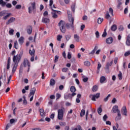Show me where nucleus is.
<instances>
[{
  "label": "nucleus",
  "instance_id": "nucleus-26",
  "mask_svg": "<svg viewBox=\"0 0 130 130\" xmlns=\"http://www.w3.org/2000/svg\"><path fill=\"white\" fill-rule=\"evenodd\" d=\"M97 49H98V46H95L94 49L89 53V54H94Z\"/></svg>",
  "mask_w": 130,
  "mask_h": 130
},
{
  "label": "nucleus",
  "instance_id": "nucleus-41",
  "mask_svg": "<svg viewBox=\"0 0 130 130\" xmlns=\"http://www.w3.org/2000/svg\"><path fill=\"white\" fill-rule=\"evenodd\" d=\"M118 5H117V8L118 9H119L120 7H121V5H122V3H121V1H118Z\"/></svg>",
  "mask_w": 130,
  "mask_h": 130
},
{
  "label": "nucleus",
  "instance_id": "nucleus-63",
  "mask_svg": "<svg viewBox=\"0 0 130 130\" xmlns=\"http://www.w3.org/2000/svg\"><path fill=\"white\" fill-rule=\"evenodd\" d=\"M130 54V51H128L124 53V56H128Z\"/></svg>",
  "mask_w": 130,
  "mask_h": 130
},
{
  "label": "nucleus",
  "instance_id": "nucleus-46",
  "mask_svg": "<svg viewBox=\"0 0 130 130\" xmlns=\"http://www.w3.org/2000/svg\"><path fill=\"white\" fill-rule=\"evenodd\" d=\"M59 124L61 126H66V122L61 121V122H59Z\"/></svg>",
  "mask_w": 130,
  "mask_h": 130
},
{
  "label": "nucleus",
  "instance_id": "nucleus-56",
  "mask_svg": "<svg viewBox=\"0 0 130 130\" xmlns=\"http://www.w3.org/2000/svg\"><path fill=\"white\" fill-rule=\"evenodd\" d=\"M56 100H57L58 99H59V98L61 97V95L59 93H56Z\"/></svg>",
  "mask_w": 130,
  "mask_h": 130
},
{
  "label": "nucleus",
  "instance_id": "nucleus-18",
  "mask_svg": "<svg viewBox=\"0 0 130 130\" xmlns=\"http://www.w3.org/2000/svg\"><path fill=\"white\" fill-rule=\"evenodd\" d=\"M111 30L113 31V32H115V31L117 30V25H116V24L112 25L111 27Z\"/></svg>",
  "mask_w": 130,
  "mask_h": 130
},
{
  "label": "nucleus",
  "instance_id": "nucleus-52",
  "mask_svg": "<svg viewBox=\"0 0 130 130\" xmlns=\"http://www.w3.org/2000/svg\"><path fill=\"white\" fill-rule=\"evenodd\" d=\"M106 36H107V32H106V29H105L104 32L102 35V37H105Z\"/></svg>",
  "mask_w": 130,
  "mask_h": 130
},
{
  "label": "nucleus",
  "instance_id": "nucleus-20",
  "mask_svg": "<svg viewBox=\"0 0 130 130\" xmlns=\"http://www.w3.org/2000/svg\"><path fill=\"white\" fill-rule=\"evenodd\" d=\"M74 38L76 41V42H79L80 41V36H79L77 34H75L74 35Z\"/></svg>",
  "mask_w": 130,
  "mask_h": 130
},
{
  "label": "nucleus",
  "instance_id": "nucleus-28",
  "mask_svg": "<svg viewBox=\"0 0 130 130\" xmlns=\"http://www.w3.org/2000/svg\"><path fill=\"white\" fill-rule=\"evenodd\" d=\"M55 85V80L53 79H51L50 81V86H54Z\"/></svg>",
  "mask_w": 130,
  "mask_h": 130
},
{
  "label": "nucleus",
  "instance_id": "nucleus-22",
  "mask_svg": "<svg viewBox=\"0 0 130 130\" xmlns=\"http://www.w3.org/2000/svg\"><path fill=\"white\" fill-rule=\"evenodd\" d=\"M120 119H121V114L119 112L117 114V116L115 118V120L117 121L118 120H120Z\"/></svg>",
  "mask_w": 130,
  "mask_h": 130
},
{
  "label": "nucleus",
  "instance_id": "nucleus-42",
  "mask_svg": "<svg viewBox=\"0 0 130 130\" xmlns=\"http://www.w3.org/2000/svg\"><path fill=\"white\" fill-rule=\"evenodd\" d=\"M23 99H24L23 104L24 105H26V104H27V100H26V96L25 95H23Z\"/></svg>",
  "mask_w": 130,
  "mask_h": 130
},
{
  "label": "nucleus",
  "instance_id": "nucleus-4",
  "mask_svg": "<svg viewBox=\"0 0 130 130\" xmlns=\"http://www.w3.org/2000/svg\"><path fill=\"white\" fill-rule=\"evenodd\" d=\"M63 111H64V108L63 107L58 110L57 118L59 120H62L63 118Z\"/></svg>",
  "mask_w": 130,
  "mask_h": 130
},
{
  "label": "nucleus",
  "instance_id": "nucleus-8",
  "mask_svg": "<svg viewBox=\"0 0 130 130\" xmlns=\"http://www.w3.org/2000/svg\"><path fill=\"white\" fill-rule=\"evenodd\" d=\"M23 64L24 67V68H26V67H28V68H30L31 67V63H30V61L28 60L27 58H24L23 60Z\"/></svg>",
  "mask_w": 130,
  "mask_h": 130
},
{
  "label": "nucleus",
  "instance_id": "nucleus-48",
  "mask_svg": "<svg viewBox=\"0 0 130 130\" xmlns=\"http://www.w3.org/2000/svg\"><path fill=\"white\" fill-rule=\"evenodd\" d=\"M6 15V11H3L0 12V17H3V16H5Z\"/></svg>",
  "mask_w": 130,
  "mask_h": 130
},
{
  "label": "nucleus",
  "instance_id": "nucleus-6",
  "mask_svg": "<svg viewBox=\"0 0 130 130\" xmlns=\"http://www.w3.org/2000/svg\"><path fill=\"white\" fill-rule=\"evenodd\" d=\"M29 53L31 55L30 61H34V58L35 57V49H32V51L29 50Z\"/></svg>",
  "mask_w": 130,
  "mask_h": 130
},
{
  "label": "nucleus",
  "instance_id": "nucleus-9",
  "mask_svg": "<svg viewBox=\"0 0 130 130\" xmlns=\"http://www.w3.org/2000/svg\"><path fill=\"white\" fill-rule=\"evenodd\" d=\"M31 6V7H28L29 14H31V13H32V11H34V10H35V9H36L35 2L32 3Z\"/></svg>",
  "mask_w": 130,
  "mask_h": 130
},
{
  "label": "nucleus",
  "instance_id": "nucleus-2",
  "mask_svg": "<svg viewBox=\"0 0 130 130\" xmlns=\"http://www.w3.org/2000/svg\"><path fill=\"white\" fill-rule=\"evenodd\" d=\"M59 29L62 33H66V22L63 20H60L58 24Z\"/></svg>",
  "mask_w": 130,
  "mask_h": 130
},
{
  "label": "nucleus",
  "instance_id": "nucleus-14",
  "mask_svg": "<svg viewBox=\"0 0 130 130\" xmlns=\"http://www.w3.org/2000/svg\"><path fill=\"white\" fill-rule=\"evenodd\" d=\"M15 21H16V18H15L14 17H11L6 22V25H10V24H11V23H13V22H15Z\"/></svg>",
  "mask_w": 130,
  "mask_h": 130
},
{
  "label": "nucleus",
  "instance_id": "nucleus-24",
  "mask_svg": "<svg viewBox=\"0 0 130 130\" xmlns=\"http://www.w3.org/2000/svg\"><path fill=\"white\" fill-rule=\"evenodd\" d=\"M97 49H98V46H95L94 49L89 53V54H94Z\"/></svg>",
  "mask_w": 130,
  "mask_h": 130
},
{
  "label": "nucleus",
  "instance_id": "nucleus-35",
  "mask_svg": "<svg viewBox=\"0 0 130 130\" xmlns=\"http://www.w3.org/2000/svg\"><path fill=\"white\" fill-rule=\"evenodd\" d=\"M84 66H86V67H90L91 65V63L89 61H85L84 62Z\"/></svg>",
  "mask_w": 130,
  "mask_h": 130
},
{
  "label": "nucleus",
  "instance_id": "nucleus-15",
  "mask_svg": "<svg viewBox=\"0 0 130 130\" xmlns=\"http://www.w3.org/2000/svg\"><path fill=\"white\" fill-rule=\"evenodd\" d=\"M99 97H100V93H98L95 95H92L91 100L92 101H96V99H98V98H99Z\"/></svg>",
  "mask_w": 130,
  "mask_h": 130
},
{
  "label": "nucleus",
  "instance_id": "nucleus-58",
  "mask_svg": "<svg viewBox=\"0 0 130 130\" xmlns=\"http://www.w3.org/2000/svg\"><path fill=\"white\" fill-rule=\"evenodd\" d=\"M43 17H46L48 16V12L45 11L43 13Z\"/></svg>",
  "mask_w": 130,
  "mask_h": 130
},
{
  "label": "nucleus",
  "instance_id": "nucleus-3",
  "mask_svg": "<svg viewBox=\"0 0 130 130\" xmlns=\"http://www.w3.org/2000/svg\"><path fill=\"white\" fill-rule=\"evenodd\" d=\"M67 13L68 15L69 21L70 23H71V29L74 30L75 28L74 27V17H72V14L71 13L70 11H68Z\"/></svg>",
  "mask_w": 130,
  "mask_h": 130
},
{
  "label": "nucleus",
  "instance_id": "nucleus-64",
  "mask_svg": "<svg viewBox=\"0 0 130 130\" xmlns=\"http://www.w3.org/2000/svg\"><path fill=\"white\" fill-rule=\"evenodd\" d=\"M73 130H82V128L80 126H79L77 128H75Z\"/></svg>",
  "mask_w": 130,
  "mask_h": 130
},
{
  "label": "nucleus",
  "instance_id": "nucleus-36",
  "mask_svg": "<svg viewBox=\"0 0 130 130\" xmlns=\"http://www.w3.org/2000/svg\"><path fill=\"white\" fill-rule=\"evenodd\" d=\"M102 106H100V107L98 109V113L99 114H101V113L102 112Z\"/></svg>",
  "mask_w": 130,
  "mask_h": 130
},
{
  "label": "nucleus",
  "instance_id": "nucleus-39",
  "mask_svg": "<svg viewBox=\"0 0 130 130\" xmlns=\"http://www.w3.org/2000/svg\"><path fill=\"white\" fill-rule=\"evenodd\" d=\"M61 39H62V36L58 35L57 37V40L58 41H61Z\"/></svg>",
  "mask_w": 130,
  "mask_h": 130
},
{
  "label": "nucleus",
  "instance_id": "nucleus-51",
  "mask_svg": "<svg viewBox=\"0 0 130 130\" xmlns=\"http://www.w3.org/2000/svg\"><path fill=\"white\" fill-rule=\"evenodd\" d=\"M10 16H11V13H8L6 16L3 17V19L4 20H7V19H8V18H9V17H10Z\"/></svg>",
  "mask_w": 130,
  "mask_h": 130
},
{
  "label": "nucleus",
  "instance_id": "nucleus-12",
  "mask_svg": "<svg viewBox=\"0 0 130 130\" xmlns=\"http://www.w3.org/2000/svg\"><path fill=\"white\" fill-rule=\"evenodd\" d=\"M76 87L74 86H72L70 88V91L72 92L71 95L72 96H76L77 93H75L76 92Z\"/></svg>",
  "mask_w": 130,
  "mask_h": 130
},
{
  "label": "nucleus",
  "instance_id": "nucleus-25",
  "mask_svg": "<svg viewBox=\"0 0 130 130\" xmlns=\"http://www.w3.org/2000/svg\"><path fill=\"white\" fill-rule=\"evenodd\" d=\"M97 49H98V46H95L94 49L89 53V54H94Z\"/></svg>",
  "mask_w": 130,
  "mask_h": 130
},
{
  "label": "nucleus",
  "instance_id": "nucleus-30",
  "mask_svg": "<svg viewBox=\"0 0 130 130\" xmlns=\"http://www.w3.org/2000/svg\"><path fill=\"white\" fill-rule=\"evenodd\" d=\"M105 81H106V78L105 76H102L100 78V82L104 83Z\"/></svg>",
  "mask_w": 130,
  "mask_h": 130
},
{
  "label": "nucleus",
  "instance_id": "nucleus-11",
  "mask_svg": "<svg viewBox=\"0 0 130 130\" xmlns=\"http://www.w3.org/2000/svg\"><path fill=\"white\" fill-rule=\"evenodd\" d=\"M50 22V19L47 17H43L42 19V22L44 24H48Z\"/></svg>",
  "mask_w": 130,
  "mask_h": 130
},
{
  "label": "nucleus",
  "instance_id": "nucleus-23",
  "mask_svg": "<svg viewBox=\"0 0 130 130\" xmlns=\"http://www.w3.org/2000/svg\"><path fill=\"white\" fill-rule=\"evenodd\" d=\"M10 67H11V58L9 57L7 62V70L10 69Z\"/></svg>",
  "mask_w": 130,
  "mask_h": 130
},
{
  "label": "nucleus",
  "instance_id": "nucleus-1",
  "mask_svg": "<svg viewBox=\"0 0 130 130\" xmlns=\"http://www.w3.org/2000/svg\"><path fill=\"white\" fill-rule=\"evenodd\" d=\"M52 5H53V0H50L49 6L52 11H53V12H51L52 18H53L54 19H56V18H57V14H58V12L59 11L53 10V9H52V8L51 7Z\"/></svg>",
  "mask_w": 130,
  "mask_h": 130
},
{
  "label": "nucleus",
  "instance_id": "nucleus-5",
  "mask_svg": "<svg viewBox=\"0 0 130 130\" xmlns=\"http://www.w3.org/2000/svg\"><path fill=\"white\" fill-rule=\"evenodd\" d=\"M13 62L15 64H19L20 61L21 60V57L19 56V54L14 55L13 58Z\"/></svg>",
  "mask_w": 130,
  "mask_h": 130
},
{
  "label": "nucleus",
  "instance_id": "nucleus-61",
  "mask_svg": "<svg viewBox=\"0 0 130 130\" xmlns=\"http://www.w3.org/2000/svg\"><path fill=\"white\" fill-rule=\"evenodd\" d=\"M22 6H21V5H16L15 7V9H17V10H20Z\"/></svg>",
  "mask_w": 130,
  "mask_h": 130
},
{
  "label": "nucleus",
  "instance_id": "nucleus-16",
  "mask_svg": "<svg viewBox=\"0 0 130 130\" xmlns=\"http://www.w3.org/2000/svg\"><path fill=\"white\" fill-rule=\"evenodd\" d=\"M18 65L17 64H14L13 68H12V74H15V72L17 71V68H18Z\"/></svg>",
  "mask_w": 130,
  "mask_h": 130
},
{
  "label": "nucleus",
  "instance_id": "nucleus-57",
  "mask_svg": "<svg viewBox=\"0 0 130 130\" xmlns=\"http://www.w3.org/2000/svg\"><path fill=\"white\" fill-rule=\"evenodd\" d=\"M68 70V68H63L62 69V72H63V73H67Z\"/></svg>",
  "mask_w": 130,
  "mask_h": 130
},
{
  "label": "nucleus",
  "instance_id": "nucleus-21",
  "mask_svg": "<svg viewBox=\"0 0 130 130\" xmlns=\"http://www.w3.org/2000/svg\"><path fill=\"white\" fill-rule=\"evenodd\" d=\"M27 32L28 33V34H29V35H30V34H31L32 33V26H28L27 27Z\"/></svg>",
  "mask_w": 130,
  "mask_h": 130
},
{
  "label": "nucleus",
  "instance_id": "nucleus-43",
  "mask_svg": "<svg viewBox=\"0 0 130 130\" xmlns=\"http://www.w3.org/2000/svg\"><path fill=\"white\" fill-rule=\"evenodd\" d=\"M110 18V15H109V12L108 11L106 12V19H109Z\"/></svg>",
  "mask_w": 130,
  "mask_h": 130
},
{
  "label": "nucleus",
  "instance_id": "nucleus-32",
  "mask_svg": "<svg viewBox=\"0 0 130 130\" xmlns=\"http://www.w3.org/2000/svg\"><path fill=\"white\" fill-rule=\"evenodd\" d=\"M0 5H1L2 7H5L7 5V3L4 2V0H0Z\"/></svg>",
  "mask_w": 130,
  "mask_h": 130
},
{
  "label": "nucleus",
  "instance_id": "nucleus-13",
  "mask_svg": "<svg viewBox=\"0 0 130 130\" xmlns=\"http://www.w3.org/2000/svg\"><path fill=\"white\" fill-rule=\"evenodd\" d=\"M106 42L107 44H112L113 42V38L112 37H109L106 39Z\"/></svg>",
  "mask_w": 130,
  "mask_h": 130
},
{
  "label": "nucleus",
  "instance_id": "nucleus-34",
  "mask_svg": "<svg viewBox=\"0 0 130 130\" xmlns=\"http://www.w3.org/2000/svg\"><path fill=\"white\" fill-rule=\"evenodd\" d=\"M14 47L16 49H18V48H19L18 47V41H15L14 42Z\"/></svg>",
  "mask_w": 130,
  "mask_h": 130
},
{
  "label": "nucleus",
  "instance_id": "nucleus-49",
  "mask_svg": "<svg viewBox=\"0 0 130 130\" xmlns=\"http://www.w3.org/2000/svg\"><path fill=\"white\" fill-rule=\"evenodd\" d=\"M110 96H111L110 94H109L108 95V96L104 99V101H105V102H107V101H108V99H109V97H110Z\"/></svg>",
  "mask_w": 130,
  "mask_h": 130
},
{
  "label": "nucleus",
  "instance_id": "nucleus-50",
  "mask_svg": "<svg viewBox=\"0 0 130 130\" xmlns=\"http://www.w3.org/2000/svg\"><path fill=\"white\" fill-rule=\"evenodd\" d=\"M101 67H102V66L101 65V63H100V62H98V68H97L98 71H100V69H101Z\"/></svg>",
  "mask_w": 130,
  "mask_h": 130
},
{
  "label": "nucleus",
  "instance_id": "nucleus-10",
  "mask_svg": "<svg viewBox=\"0 0 130 130\" xmlns=\"http://www.w3.org/2000/svg\"><path fill=\"white\" fill-rule=\"evenodd\" d=\"M112 112H113V113H120V111L118 109V106H113L112 109Z\"/></svg>",
  "mask_w": 130,
  "mask_h": 130
},
{
  "label": "nucleus",
  "instance_id": "nucleus-31",
  "mask_svg": "<svg viewBox=\"0 0 130 130\" xmlns=\"http://www.w3.org/2000/svg\"><path fill=\"white\" fill-rule=\"evenodd\" d=\"M118 77L119 78V80L121 81V80H122V73H121V72L119 71V74H118Z\"/></svg>",
  "mask_w": 130,
  "mask_h": 130
},
{
  "label": "nucleus",
  "instance_id": "nucleus-38",
  "mask_svg": "<svg viewBox=\"0 0 130 130\" xmlns=\"http://www.w3.org/2000/svg\"><path fill=\"white\" fill-rule=\"evenodd\" d=\"M85 110L82 109V110L81 111V112H80V116H81V117H83V116H84V115H85Z\"/></svg>",
  "mask_w": 130,
  "mask_h": 130
},
{
  "label": "nucleus",
  "instance_id": "nucleus-62",
  "mask_svg": "<svg viewBox=\"0 0 130 130\" xmlns=\"http://www.w3.org/2000/svg\"><path fill=\"white\" fill-rule=\"evenodd\" d=\"M103 120L104 121H106V119H107V118H108V117L107 116V115H105L103 116Z\"/></svg>",
  "mask_w": 130,
  "mask_h": 130
},
{
  "label": "nucleus",
  "instance_id": "nucleus-7",
  "mask_svg": "<svg viewBox=\"0 0 130 130\" xmlns=\"http://www.w3.org/2000/svg\"><path fill=\"white\" fill-rule=\"evenodd\" d=\"M121 113L122 115L124 116H127V110L126 109V107L123 106L121 109Z\"/></svg>",
  "mask_w": 130,
  "mask_h": 130
},
{
  "label": "nucleus",
  "instance_id": "nucleus-53",
  "mask_svg": "<svg viewBox=\"0 0 130 130\" xmlns=\"http://www.w3.org/2000/svg\"><path fill=\"white\" fill-rule=\"evenodd\" d=\"M59 56L58 55H56L55 56V59H54V62H57V61H58V58H59Z\"/></svg>",
  "mask_w": 130,
  "mask_h": 130
},
{
  "label": "nucleus",
  "instance_id": "nucleus-47",
  "mask_svg": "<svg viewBox=\"0 0 130 130\" xmlns=\"http://www.w3.org/2000/svg\"><path fill=\"white\" fill-rule=\"evenodd\" d=\"M71 37H72L71 35H66V38L67 41H69V40H70V39H71Z\"/></svg>",
  "mask_w": 130,
  "mask_h": 130
},
{
  "label": "nucleus",
  "instance_id": "nucleus-40",
  "mask_svg": "<svg viewBox=\"0 0 130 130\" xmlns=\"http://www.w3.org/2000/svg\"><path fill=\"white\" fill-rule=\"evenodd\" d=\"M102 22H103V18H101L99 17L98 19V23L101 24V23H102Z\"/></svg>",
  "mask_w": 130,
  "mask_h": 130
},
{
  "label": "nucleus",
  "instance_id": "nucleus-55",
  "mask_svg": "<svg viewBox=\"0 0 130 130\" xmlns=\"http://www.w3.org/2000/svg\"><path fill=\"white\" fill-rule=\"evenodd\" d=\"M5 6H6V8H8V9H11V8H12V4H11L10 3H8Z\"/></svg>",
  "mask_w": 130,
  "mask_h": 130
},
{
  "label": "nucleus",
  "instance_id": "nucleus-37",
  "mask_svg": "<svg viewBox=\"0 0 130 130\" xmlns=\"http://www.w3.org/2000/svg\"><path fill=\"white\" fill-rule=\"evenodd\" d=\"M105 70L106 73H107V74H109V66L108 65L106 64Z\"/></svg>",
  "mask_w": 130,
  "mask_h": 130
},
{
  "label": "nucleus",
  "instance_id": "nucleus-44",
  "mask_svg": "<svg viewBox=\"0 0 130 130\" xmlns=\"http://www.w3.org/2000/svg\"><path fill=\"white\" fill-rule=\"evenodd\" d=\"M109 13L112 15V16H114L113 15V9L111 8H109Z\"/></svg>",
  "mask_w": 130,
  "mask_h": 130
},
{
  "label": "nucleus",
  "instance_id": "nucleus-27",
  "mask_svg": "<svg viewBox=\"0 0 130 130\" xmlns=\"http://www.w3.org/2000/svg\"><path fill=\"white\" fill-rule=\"evenodd\" d=\"M40 113L41 116H45V112H44V110H43V109H40Z\"/></svg>",
  "mask_w": 130,
  "mask_h": 130
},
{
  "label": "nucleus",
  "instance_id": "nucleus-54",
  "mask_svg": "<svg viewBox=\"0 0 130 130\" xmlns=\"http://www.w3.org/2000/svg\"><path fill=\"white\" fill-rule=\"evenodd\" d=\"M126 45H127V46H130V40H128L127 39H126Z\"/></svg>",
  "mask_w": 130,
  "mask_h": 130
},
{
  "label": "nucleus",
  "instance_id": "nucleus-60",
  "mask_svg": "<svg viewBox=\"0 0 130 130\" xmlns=\"http://www.w3.org/2000/svg\"><path fill=\"white\" fill-rule=\"evenodd\" d=\"M14 29H11L10 30H9V34L10 35H14Z\"/></svg>",
  "mask_w": 130,
  "mask_h": 130
},
{
  "label": "nucleus",
  "instance_id": "nucleus-19",
  "mask_svg": "<svg viewBox=\"0 0 130 130\" xmlns=\"http://www.w3.org/2000/svg\"><path fill=\"white\" fill-rule=\"evenodd\" d=\"M18 42L20 45H22L24 43V37H21L18 40Z\"/></svg>",
  "mask_w": 130,
  "mask_h": 130
},
{
  "label": "nucleus",
  "instance_id": "nucleus-59",
  "mask_svg": "<svg viewBox=\"0 0 130 130\" xmlns=\"http://www.w3.org/2000/svg\"><path fill=\"white\" fill-rule=\"evenodd\" d=\"M71 25H72V24H70V23H67L66 24V27L68 29H72V26H71Z\"/></svg>",
  "mask_w": 130,
  "mask_h": 130
},
{
  "label": "nucleus",
  "instance_id": "nucleus-33",
  "mask_svg": "<svg viewBox=\"0 0 130 130\" xmlns=\"http://www.w3.org/2000/svg\"><path fill=\"white\" fill-rule=\"evenodd\" d=\"M98 90V86L95 85L92 87V91L93 92H96Z\"/></svg>",
  "mask_w": 130,
  "mask_h": 130
},
{
  "label": "nucleus",
  "instance_id": "nucleus-45",
  "mask_svg": "<svg viewBox=\"0 0 130 130\" xmlns=\"http://www.w3.org/2000/svg\"><path fill=\"white\" fill-rule=\"evenodd\" d=\"M123 30H124V28H123V26L122 25H120L118 27V30L119 31H123Z\"/></svg>",
  "mask_w": 130,
  "mask_h": 130
},
{
  "label": "nucleus",
  "instance_id": "nucleus-17",
  "mask_svg": "<svg viewBox=\"0 0 130 130\" xmlns=\"http://www.w3.org/2000/svg\"><path fill=\"white\" fill-rule=\"evenodd\" d=\"M35 92H36V88L35 87L31 88L29 93V96H34Z\"/></svg>",
  "mask_w": 130,
  "mask_h": 130
},
{
  "label": "nucleus",
  "instance_id": "nucleus-29",
  "mask_svg": "<svg viewBox=\"0 0 130 130\" xmlns=\"http://www.w3.org/2000/svg\"><path fill=\"white\" fill-rule=\"evenodd\" d=\"M72 94H64V99H65V100H68V99H69V98H70V97H71V95Z\"/></svg>",
  "mask_w": 130,
  "mask_h": 130
}]
</instances>
